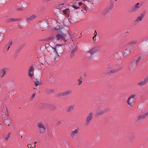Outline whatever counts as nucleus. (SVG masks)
Returning <instances> with one entry per match:
<instances>
[{
	"label": "nucleus",
	"mask_w": 148,
	"mask_h": 148,
	"mask_svg": "<svg viewBox=\"0 0 148 148\" xmlns=\"http://www.w3.org/2000/svg\"><path fill=\"white\" fill-rule=\"evenodd\" d=\"M62 44H57L55 47H52L50 46L52 48V51L55 54L54 57V60H58L59 57L61 56L59 53L62 54L63 53L64 49L62 47Z\"/></svg>",
	"instance_id": "nucleus-1"
},
{
	"label": "nucleus",
	"mask_w": 148,
	"mask_h": 148,
	"mask_svg": "<svg viewBox=\"0 0 148 148\" xmlns=\"http://www.w3.org/2000/svg\"><path fill=\"white\" fill-rule=\"evenodd\" d=\"M123 66L120 61L115 62L113 63L112 68V73H114L121 70L123 68Z\"/></svg>",
	"instance_id": "nucleus-2"
},
{
	"label": "nucleus",
	"mask_w": 148,
	"mask_h": 148,
	"mask_svg": "<svg viewBox=\"0 0 148 148\" xmlns=\"http://www.w3.org/2000/svg\"><path fill=\"white\" fill-rule=\"evenodd\" d=\"M37 126L40 134H43L45 131L46 128L45 125L42 122H39L38 123Z\"/></svg>",
	"instance_id": "nucleus-3"
},
{
	"label": "nucleus",
	"mask_w": 148,
	"mask_h": 148,
	"mask_svg": "<svg viewBox=\"0 0 148 148\" xmlns=\"http://www.w3.org/2000/svg\"><path fill=\"white\" fill-rule=\"evenodd\" d=\"M66 36V34L62 32L57 34L56 37V39L57 41L60 40L63 41L64 42H66V41L65 39V37Z\"/></svg>",
	"instance_id": "nucleus-4"
},
{
	"label": "nucleus",
	"mask_w": 148,
	"mask_h": 148,
	"mask_svg": "<svg viewBox=\"0 0 148 148\" xmlns=\"http://www.w3.org/2000/svg\"><path fill=\"white\" fill-rule=\"evenodd\" d=\"M136 96L135 94L130 96L128 98L127 102V104L130 106H132L134 103V98Z\"/></svg>",
	"instance_id": "nucleus-5"
},
{
	"label": "nucleus",
	"mask_w": 148,
	"mask_h": 148,
	"mask_svg": "<svg viewBox=\"0 0 148 148\" xmlns=\"http://www.w3.org/2000/svg\"><path fill=\"white\" fill-rule=\"evenodd\" d=\"M79 128L77 127L75 129L72 130L71 133L70 135L72 138H74L79 134Z\"/></svg>",
	"instance_id": "nucleus-6"
},
{
	"label": "nucleus",
	"mask_w": 148,
	"mask_h": 148,
	"mask_svg": "<svg viewBox=\"0 0 148 148\" xmlns=\"http://www.w3.org/2000/svg\"><path fill=\"white\" fill-rule=\"evenodd\" d=\"M141 58L140 56L138 57L136 60L134 59L133 60L130 64V66L134 68L137 66Z\"/></svg>",
	"instance_id": "nucleus-7"
},
{
	"label": "nucleus",
	"mask_w": 148,
	"mask_h": 148,
	"mask_svg": "<svg viewBox=\"0 0 148 148\" xmlns=\"http://www.w3.org/2000/svg\"><path fill=\"white\" fill-rule=\"evenodd\" d=\"M93 113L92 112H90L89 113L86 117L85 123V125H88L89 124L93 118Z\"/></svg>",
	"instance_id": "nucleus-8"
},
{
	"label": "nucleus",
	"mask_w": 148,
	"mask_h": 148,
	"mask_svg": "<svg viewBox=\"0 0 148 148\" xmlns=\"http://www.w3.org/2000/svg\"><path fill=\"white\" fill-rule=\"evenodd\" d=\"M100 50V48H99L98 47H94V48L90 50L87 53V55L88 56L89 54H90V56H92L97 52L99 51Z\"/></svg>",
	"instance_id": "nucleus-9"
},
{
	"label": "nucleus",
	"mask_w": 148,
	"mask_h": 148,
	"mask_svg": "<svg viewBox=\"0 0 148 148\" xmlns=\"http://www.w3.org/2000/svg\"><path fill=\"white\" fill-rule=\"evenodd\" d=\"M139 5V3H137L129 10V12L131 13H132L136 11L140 7V6Z\"/></svg>",
	"instance_id": "nucleus-10"
},
{
	"label": "nucleus",
	"mask_w": 148,
	"mask_h": 148,
	"mask_svg": "<svg viewBox=\"0 0 148 148\" xmlns=\"http://www.w3.org/2000/svg\"><path fill=\"white\" fill-rule=\"evenodd\" d=\"M122 53L121 51H118L114 55V57L113 58V59L114 60H119L121 59H122Z\"/></svg>",
	"instance_id": "nucleus-11"
},
{
	"label": "nucleus",
	"mask_w": 148,
	"mask_h": 148,
	"mask_svg": "<svg viewBox=\"0 0 148 148\" xmlns=\"http://www.w3.org/2000/svg\"><path fill=\"white\" fill-rule=\"evenodd\" d=\"M6 111H5V115L6 116V117L4 120V122L8 126H9L10 124V117L8 116V112L7 111V110L6 109Z\"/></svg>",
	"instance_id": "nucleus-12"
},
{
	"label": "nucleus",
	"mask_w": 148,
	"mask_h": 148,
	"mask_svg": "<svg viewBox=\"0 0 148 148\" xmlns=\"http://www.w3.org/2000/svg\"><path fill=\"white\" fill-rule=\"evenodd\" d=\"M145 15V12H143L139 15L137 18L134 21V24H137L139 21L142 20V19L144 17Z\"/></svg>",
	"instance_id": "nucleus-13"
},
{
	"label": "nucleus",
	"mask_w": 148,
	"mask_h": 148,
	"mask_svg": "<svg viewBox=\"0 0 148 148\" xmlns=\"http://www.w3.org/2000/svg\"><path fill=\"white\" fill-rule=\"evenodd\" d=\"M148 83V76L138 82L137 85L141 86Z\"/></svg>",
	"instance_id": "nucleus-14"
},
{
	"label": "nucleus",
	"mask_w": 148,
	"mask_h": 148,
	"mask_svg": "<svg viewBox=\"0 0 148 148\" xmlns=\"http://www.w3.org/2000/svg\"><path fill=\"white\" fill-rule=\"evenodd\" d=\"M72 92V91L71 90H69L62 92H61L58 95V96H64L71 94Z\"/></svg>",
	"instance_id": "nucleus-15"
},
{
	"label": "nucleus",
	"mask_w": 148,
	"mask_h": 148,
	"mask_svg": "<svg viewBox=\"0 0 148 148\" xmlns=\"http://www.w3.org/2000/svg\"><path fill=\"white\" fill-rule=\"evenodd\" d=\"M148 115V112L142 115H140L138 117L137 121H138L142 119H144Z\"/></svg>",
	"instance_id": "nucleus-16"
},
{
	"label": "nucleus",
	"mask_w": 148,
	"mask_h": 148,
	"mask_svg": "<svg viewBox=\"0 0 148 148\" xmlns=\"http://www.w3.org/2000/svg\"><path fill=\"white\" fill-rule=\"evenodd\" d=\"M130 53V47H128L126 49L123 54L124 57H126L129 55Z\"/></svg>",
	"instance_id": "nucleus-17"
},
{
	"label": "nucleus",
	"mask_w": 148,
	"mask_h": 148,
	"mask_svg": "<svg viewBox=\"0 0 148 148\" xmlns=\"http://www.w3.org/2000/svg\"><path fill=\"white\" fill-rule=\"evenodd\" d=\"M106 110L105 109L101 110L99 112H97L95 114L96 116H98L101 115L106 112Z\"/></svg>",
	"instance_id": "nucleus-18"
},
{
	"label": "nucleus",
	"mask_w": 148,
	"mask_h": 148,
	"mask_svg": "<svg viewBox=\"0 0 148 148\" xmlns=\"http://www.w3.org/2000/svg\"><path fill=\"white\" fill-rule=\"evenodd\" d=\"M36 17V16L35 14H33L29 17L26 18V20L28 21H30L33 20L34 18Z\"/></svg>",
	"instance_id": "nucleus-19"
},
{
	"label": "nucleus",
	"mask_w": 148,
	"mask_h": 148,
	"mask_svg": "<svg viewBox=\"0 0 148 148\" xmlns=\"http://www.w3.org/2000/svg\"><path fill=\"white\" fill-rule=\"evenodd\" d=\"M76 50L77 48L76 47L72 49L71 52L70 56L71 58H72L75 55V53L76 51Z\"/></svg>",
	"instance_id": "nucleus-20"
},
{
	"label": "nucleus",
	"mask_w": 148,
	"mask_h": 148,
	"mask_svg": "<svg viewBox=\"0 0 148 148\" xmlns=\"http://www.w3.org/2000/svg\"><path fill=\"white\" fill-rule=\"evenodd\" d=\"M18 20V19L16 18H10L7 20L6 22L7 23H10L11 22L16 21Z\"/></svg>",
	"instance_id": "nucleus-21"
},
{
	"label": "nucleus",
	"mask_w": 148,
	"mask_h": 148,
	"mask_svg": "<svg viewBox=\"0 0 148 148\" xmlns=\"http://www.w3.org/2000/svg\"><path fill=\"white\" fill-rule=\"evenodd\" d=\"M6 71L5 70V69H2L0 71V75L1 76V77H2L4 75H5Z\"/></svg>",
	"instance_id": "nucleus-22"
},
{
	"label": "nucleus",
	"mask_w": 148,
	"mask_h": 148,
	"mask_svg": "<svg viewBox=\"0 0 148 148\" xmlns=\"http://www.w3.org/2000/svg\"><path fill=\"white\" fill-rule=\"evenodd\" d=\"M74 108V105H71L68 108L67 112H69L72 111Z\"/></svg>",
	"instance_id": "nucleus-23"
},
{
	"label": "nucleus",
	"mask_w": 148,
	"mask_h": 148,
	"mask_svg": "<svg viewBox=\"0 0 148 148\" xmlns=\"http://www.w3.org/2000/svg\"><path fill=\"white\" fill-rule=\"evenodd\" d=\"M34 84L36 86H37L40 84V82L37 79H35L34 82Z\"/></svg>",
	"instance_id": "nucleus-24"
},
{
	"label": "nucleus",
	"mask_w": 148,
	"mask_h": 148,
	"mask_svg": "<svg viewBox=\"0 0 148 148\" xmlns=\"http://www.w3.org/2000/svg\"><path fill=\"white\" fill-rule=\"evenodd\" d=\"M138 42L137 40H133L132 41L129 42L128 43V44L129 45H133L134 44H136L137 43H138Z\"/></svg>",
	"instance_id": "nucleus-25"
},
{
	"label": "nucleus",
	"mask_w": 148,
	"mask_h": 148,
	"mask_svg": "<svg viewBox=\"0 0 148 148\" xmlns=\"http://www.w3.org/2000/svg\"><path fill=\"white\" fill-rule=\"evenodd\" d=\"M34 72H28V75L31 78H32L34 75Z\"/></svg>",
	"instance_id": "nucleus-26"
},
{
	"label": "nucleus",
	"mask_w": 148,
	"mask_h": 148,
	"mask_svg": "<svg viewBox=\"0 0 148 148\" xmlns=\"http://www.w3.org/2000/svg\"><path fill=\"white\" fill-rule=\"evenodd\" d=\"M34 67L33 65H32L30 67L28 70V72H34Z\"/></svg>",
	"instance_id": "nucleus-27"
},
{
	"label": "nucleus",
	"mask_w": 148,
	"mask_h": 148,
	"mask_svg": "<svg viewBox=\"0 0 148 148\" xmlns=\"http://www.w3.org/2000/svg\"><path fill=\"white\" fill-rule=\"evenodd\" d=\"M11 134V133L9 132L8 134L5 136V140L6 141H7L8 140L9 138L10 137V135Z\"/></svg>",
	"instance_id": "nucleus-28"
},
{
	"label": "nucleus",
	"mask_w": 148,
	"mask_h": 148,
	"mask_svg": "<svg viewBox=\"0 0 148 148\" xmlns=\"http://www.w3.org/2000/svg\"><path fill=\"white\" fill-rule=\"evenodd\" d=\"M10 47V46H9L7 44L4 46V49L5 50L7 49V51H8Z\"/></svg>",
	"instance_id": "nucleus-29"
},
{
	"label": "nucleus",
	"mask_w": 148,
	"mask_h": 148,
	"mask_svg": "<svg viewBox=\"0 0 148 148\" xmlns=\"http://www.w3.org/2000/svg\"><path fill=\"white\" fill-rule=\"evenodd\" d=\"M63 13L67 15L68 14V12L66 9H65L63 10Z\"/></svg>",
	"instance_id": "nucleus-30"
},
{
	"label": "nucleus",
	"mask_w": 148,
	"mask_h": 148,
	"mask_svg": "<svg viewBox=\"0 0 148 148\" xmlns=\"http://www.w3.org/2000/svg\"><path fill=\"white\" fill-rule=\"evenodd\" d=\"M111 72V69H109L107 72V74L108 75H109L110 74Z\"/></svg>",
	"instance_id": "nucleus-31"
},
{
	"label": "nucleus",
	"mask_w": 148,
	"mask_h": 148,
	"mask_svg": "<svg viewBox=\"0 0 148 148\" xmlns=\"http://www.w3.org/2000/svg\"><path fill=\"white\" fill-rule=\"evenodd\" d=\"M71 6L73 7V8H75L76 9H77L78 8H79V7H77L74 5H71Z\"/></svg>",
	"instance_id": "nucleus-32"
},
{
	"label": "nucleus",
	"mask_w": 148,
	"mask_h": 148,
	"mask_svg": "<svg viewBox=\"0 0 148 148\" xmlns=\"http://www.w3.org/2000/svg\"><path fill=\"white\" fill-rule=\"evenodd\" d=\"M13 42L12 41H10V42H9L7 44L8 45L10 46V47L11 46Z\"/></svg>",
	"instance_id": "nucleus-33"
},
{
	"label": "nucleus",
	"mask_w": 148,
	"mask_h": 148,
	"mask_svg": "<svg viewBox=\"0 0 148 148\" xmlns=\"http://www.w3.org/2000/svg\"><path fill=\"white\" fill-rule=\"evenodd\" d=\"M78 81H79V83H78V85H80V84H81L82 83V80L79 79L78 80Z\"/></svg>",
	"instance_id": "nucleus-34"
},
{
	"label": "nucleus",
	"mask_w": 148,
	"mask_h": 148,
	"mask_svg": "<svg viewBox=\"0 0 148 148\" xmlns=\"http://www.w3.org/2000/svg\"><path fill=\"white\" fill-rule=\"evenodd\" d=\"M3 34H0V40H1L2 38V37L3 36Z\"/></svg>",
	"instance_id": "nucleus-35"
},
{
	"label": "nucleus",
	"mask_w": 148,
	"mask_h": 148,
	"mask_svg": "<svg viewBox=\"0 0 148 148\" xmlns=\"http://www.w3.org/2000/svg\"><path fill=\"white\" fill-rule=\"evenodd\" d=\"M22 10V9L21 8H18L16 9V11H21Z\"/></svg>",
	"instance_id": "nucleus-36"
},
{
	"label": "nucleus",
	"mask_w": 148,
	"mask_h": 148,
	"mask_svg": "<svg viewBox=\"0 0 148 148\" xmlns=\"http://www.w3.org/2000/svg\"><path fill=\"white\" fill-rule=\"evenodd\" d=\"M97 34V33L96 30L95 31L94 33V36H96Z\"/></svg>",
	"instance_id": "nucleus-37"
},
{
	"label": "nucleus",
	"mask_w": 148,
	"mask_h": 148,
	"mask_svg": "<svg viewBox=\"0 0 148 148\" xmlns=\"http://www.w3.org/2000/svg\"><path fill=\"white\" fill-rule=\"evenodd\" d=\"M134 46L132 45L130 46V47H130V49H132L134 48Z\"/></svg>",
	"instance_id": "nucleus-38"
},
{
	"label": "nucleus",
	"mask_w": 148,
	"mask_h": 148,
	"mask_svg": "<svg viewBox=\"0 0 148 148\" xmlns=\"http://www.w3.org/2000/svg\"><path fill=\"white\" fill-rule=\"evenodd\" d=\"M96 36H94L93 37V39L94 40H96Z\"/></svg>",
	"instance_id": "nucleus-39"
},
{
	"label": "nucleus",
	"mask_w": 148,
	"mask_h": 148,
	"mask_svg": "<svg viewBox=\"0 0 148 148\" xmlns=\"http://www.w3.org/2000/svg\"><path fill=\"white\" fill-rule=\"evenodd\" d=\"M64 5V4H60L59 5V7L60 8H62V7H63V6Z\"/></svg>",
	"instance_id": "nucleus-40"
},
{
	"label": "nucleus",
	"mask_w": 148,
	"mask_h": 148,
	"mask_svg": "<svg viewBox=\"0 0 148 148\" xmlns=\"http://www.w3.org/2000/svg\"><path fill=\"white\" fill-rule=\"evenodd\" d=\"M31 144H28L27 145V147L29 148V147H30L31 148Z\"/></svg>",
	"instance_id": "nucleus-41"
},
{
	"label": "nucleus",
	"mask_w": 148,
	"mask_h": 148,
	"mask_svg": "<svg viewBox=\"0 0 148 148\" xmlns=\"http://www.w3.org/2000/svg\"><path fill=\"white\" fill-rule=\"evenodd\" d=\"M78 4L79 5H81L82 4V3L81 2H79Z\"/></svg>",
	"instance_id": "nucleus-42"
},
{
	"label": "nucleus",
	"mask_w": 148,
	"mask_h": 148,
	"mask_svg": "<svg viewBox=\"0 0 148 148\" xmlns=\"http://www.w3.org/2000/svg\"><path fill=\"white\" fill-rule=\"evenodd\" d=\"M35 93H34L32 96V98H34L35 96Z\"/></svg>",
	"instance_id": "nucleus-43"
},
{
	"label": "nucleus",
	"mask_w": 148,
	"mask_h": 148,
	"mask_svg": "<svg viewBox=\"0 0 148 148\" xmlns=\"http://www.w3.org/2000/svg\"><path fill=\"white\" fill-rule=\"evenodd\" d=\"M82 8L83 10H86V8L85 7H82Z\"/></svg>",
	"instance_id": "nucleus-44"
},
{
	"label": "nucleus",
	"mask_w": 148,
	"mask_h": 148,
	"mask_svg": "<svg viewBox=\"0 0 148 148\" xmlns=\"http://www.w3.org/2000/svg\"><path fill=\"white\" fill-rule=\"evenodd\" d=\"M36 142H35L34 143V147H35L36 146Z\"/></svg>",
	"instance_id": "nucleus-45"
},
{
	"label": "nucleus",
	"mask_w": 148,
	"mask_h": 148,
	"mask_svg": "<svg viewBox=\"0 0 148 148\" xmlns=\"http://www.w3.org/2000/svg\"><path fill=\"white\" fill-rule=\"evenodd\" d=\"M66 9V10H67V12L68 11H70V10L69 9V8H67Z\"/></svg>",
	"instance_id": "nucleus-46"
},
{
	"label": "nucleus",
	"mask_w": 148,
	"mask_h": 148,
	"mask_svg": "<svg viewBox=\"0 0 148 148\" xmlns=\"http://www.w3.org/2000/svg\"><path fill=\"white\" fill-rule=\"evenodd\" d=\"M61 123V121H60L58 122V124H60Z\"/></svg>",
	"instance_id": "nucleus-47"
},
{
	"label": "nucleus",
	"mask_w": 148,
	"mask_h": 148,
	"mask_svg": "<svg viewBox=\"0 0 148 148\" xmlns=\"http://www.w3.org/2000/svg\"><path fill=\"white\" fill-rule=\"evenodd\" d=\"M91 81L92 82H94V80L93 79H91Z\"/></svg>",
	"instance_id": "nucleus-48"
},
{
	"label": "nucleus",
	"mask_w": 148,
	"mask_h": 148,
	"mask_svg": "<svg viewBox=\"0 0 148 148\" xmlns=\"http://www.w3.org/2000/svg\"><path fill=\"white\" fill-rule=\"evenodd\" d=\"M3 114H2L3 115V116H4V112H3Z\"/></svg>",
	"instance_id": "nucleus-49"
},
{
	"label": "nucleus",
	"mask_w": 148,
	"mask_h": 148,
	"mask_svg": "<svg viewBox=\"0 0 148 148\" xmlns=\"http://www.w3.org/2000/svg\"><path fill=\"white\" fill-rule=\"evenodd\" d=\"M31 148H35V147H31Z\"/></svg>",
	"instance_id": "nucleus-50"
},
{
	"label": "nucleus",
	"mask_w": 148,
	"mask_h": 148,
	"mask_svg": "<svg viewBox=\"0 0 148 148\" xmlns=\"http://www.w3.org/2000/svg\"><path fill=\"white\" fill-rule=\"evenodd\" d=\"M55 29H56V30H57V27H56L55 28Z\"/></svg>",
	"instance_id": "nucleus-51"
},
{
	"label": "nucleus",
	"mask_w": 148,
	"mask_h": 148,
	"mask_svg": "<svg viewBox=\"0 0 148 148\" xmlns=\"http://www.w3.org/2000/svg\"><path fill=\"white\" fill-rule=\"evenodd\" d=\"M21 138H22V136H21Z\"/></svg>",
	"instance_id": "nucleus-52"
},
{
	"label": "nucleus",
	"mask_w": 148,
	"mask_h": 148,
	"mask_svg": "<svg viewBox=\"0 0 148 148\" xmlns=\"http://www.w3.org/2000/svg\"><path fill=\"white\" fill-rule=\"evenodd\" d=\"M82 78V77H80V78Z\"/></svg>",
	"instance_id": "nucleus-53"
},
{
	"label": "nucleus",
	"mask_w": 148,
	"mask_h": 148,
	"mask_svg": "<svg viewBox=\"0 0 148 148\" xmlns=\"http://www.w3.org/2000/svg\"><path fill=\"white\" fill-rule=\"evenodd\" d=\"M126 33H128V32L127 31V32Z\"/></svg>",
	"instance_id": "nucleus-54"
},
{
	"label": "nucleus",
	"mask_w": 148,
	"mask_h": 148,
	"mask_svg": "<svg viewBox=\"0 0 148 148\" xmlns=\"http://www.w3.org/2000/svg\"><path fill=\"white\" fill-rule=\"evenodd\" d=\"M115 0L116 1L117 0Z\"/></svg>",
	"instance_id": "nucleus-55"
}]
</instances>
